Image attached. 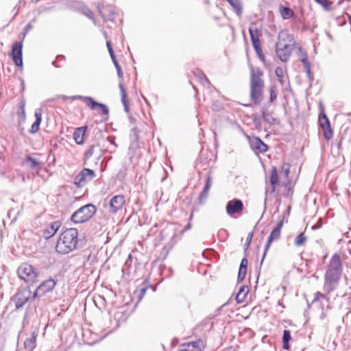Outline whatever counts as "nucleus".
<instances>
[{
	"instance_id": "nucleus-1",
	"label": "nucleus",
	"mask_w": 351,
	"mask_h": 351,
	"mask_svg": "<svg viewBox=\"0 0 351 351\" xmlns=\"http://www.w3.org/2000/svg\"><path fill=\"white\" fill-rule=\"evenodd\" d=\"M343 272V265L340 256L335 254L330 258L324 274L323 290L330 294L337 287Z\"/></svg>"
},
{
	"instance_id": "nucleus-2",
	"label": "nucleus",
	"mask_w": 351,
	"mask_h": 351,
	"mask_svg": "<svg viewBox=\"0 0 351 351\" xmlns=\"http://www.w3.org/2000/svg\"><path fill=\"white\" fill-rule=\"evenodd\" d=\"M78 232L76 228H68L62 232L57 241L56 250L58 253L66 254L75 249L77 243Z\"/></svg>"
},
{
	"instance_id": "nucleus-3",
	"label": "nucleus",
	"mask_w": 351,
	"mask_h": 351,
	"mask_svg": "<svg viewBox=\"0 0 351 351\" xmlns=\"http://www.w3.org/2000/svg\"><path fill=\"white\" fill-rule=\"evenodd\" d=\"M263 73L257 69L251 70L250 97L254 104H259L263 99L264 81L261 78Z\"/></svg>"
},
{
	"instance_id": "nucleus-4",
	"label": "nucleus",
	"mask_w": 351,
	"mask_h": 351,
	"mask_svg": "<svg viewBox=\"0 0 351 351\" xmlns=\"http://www.w3.org/2000/svg\"><path fill=\"white\" fill-rule=\"evenodd\" d=\"M96 212V206L93 204H88L75 211L71 220L75 223H84L91 219Z\"/></svg>"
},
{
	"instance_id": "nucleus-5",
	"label": "nucleus",
	"mask_w": 351,
	"mask_h": 351,
	"mask_svg": "<svg viewBox=\"0 0 351 351\" xmlns=\"http://www.w3.org/2000/svg\"><path fill=\"white\" fill-rule=\"evenodd\" d=\"M19 277L27 283H34L38 276L37 272L32 265L22 263L17 270Z\"/></svg>"
},
{
	"instance_id": "nucleus-6",
	"label": "nucleus",
	"mask_w": 351,
	"mask_h": 351,
	"mask_svg": "<svg viewBox=\"0 0 351 351\" xmlns=\"http://www.w3.org/2000/svg\"><path fill=\"white\" fill-rule=\"evenodd\" d=\"M96 177L95 171L88 168H84L74 178V184L77 188L84 186L88 182L92 181Z\"/></svg>"
},
{
	"instance_id": "nucleus-7",
	"label": "nucleus",
	"mask_w": 351,
	"mask_h": 351,
	"mask_svg": "<svg viewBox=\"0 0 351 351\" xmlns=\"http://www.w3.org/2000/svg\"><path fill=\"white\" fill-rule=\"evenodd\" d=\"M283 223H284V219H282L280 221H279L278 222L276 226L271 230V232L268 237L267 242L265 246V250H264V252H263V258H262L261 264L263 263L264 258L266 256V254H267L268 250L269 249L271 243L274 241H277L279 239V238L280 237L281 228L283 226Z\"/></svg>"
},
{
	"instance_id": "nucleus-8",
	"label": "nucleus",
	"mask_w": 351,
	"mask_h": 351,
	"mask_svg": "<svg viewBox=\"0 0 351 351\" xmlns=\"http://www.w3.org/2000/svg\"><path fill=\"white\" fill-rule=\"evenodd\" d=\"M31 299H32V295L29 288L19 290L14 296L16 308H21Z\"/></svg>"
},
{
	"instance_id": "nucleus-9",
	"label": "nucleus",
	"mask_w": 351,
	"mask_h": 351,
	"mask_svg": "<svg viewBox=\"0 0 351 351\" xmlns=\"http://www.w3.org/2000/svg\"><path fill=\"white\" fill-rule=\"evenodd\" d=\"M319 125L323 131L324 138L328 141L332 136V131L330 126V122L326 116L324 110L321 111L318 118Z\"/></svg>"
},
{
	"instance_id": "nucleus-10",
	"label": "nucleus",
	"mask_w": 351,
	"mask_h": 351,
	"mask_svg": "<svg viewBox=\"0 0 351 351\" xmlns=\"http://www.w3.org/2000/svg\"><path fill=\"white\" fill-rule=\"evenodd\" d=\"M293 50V45H282V43L276 44V53L278 58L283 62H287Z\"/></svg>"
},
{
	"instance_id": "nucleus-11",
	"label": "nucleus",
	"mask_w": 351,
	"mask_h": 351,
	"mask_svg": "<svg viewBox=\"0 0 351 351\" xmlns=\"http://www.w3.org/2000/svg\"><path fill=\"white\" fill-rule=\"evenodd\" d=\"M56 285V282L49 278L43 282L36 289L32 295V300L38 295H44L47 292L52 291Z\"/></svg>"
},
{
	"instance_id": "nucleus-12",
	"label": "nucleus",
	"mask_w": 351,
	"mask_h": 351,
	"mask_svg": "<svg viewBox=\"0 0 351 351\" xmlns=\"http://www.w3.org/2000/svg\"><path fill=\"white\" fill-rule=\"evenodd\" d=\"M79 98L83 99L84 102H86V105L91 109V110H95L97 108H98L100 110V112L108 116L109 114V109L108 106L104 104L99 103L97 101H95L92 97H82L80 96Z\"/></svg>"
},
{
	"instance_id": "nucleus-13",
	"label": "nucleus",
	"mask_w": 351,
	"mask_h": 351,
	"mask_svg": "<svg viewBox=\"0 0 351 351\" xmlns=\"http://www.w3.org/2000/svg\"><path fill=\"white\" fill-rule=\"evenodd\" d=\"M22 49V43L16 42L13 44L11 51V57L13 62L17 66L20 67H22L23 66Z\"/></svg>"
},
{
	"instance_id": "nucleus-14",
	"label": "nucleus",
	"mask_w": 351,
	"mask_h": 351,
	"mask_svg": "<svg viewBox=\"0 0 351 351\" xmlns=\"http://www.w3.org/2000/svg\"><path fill=\"white\" fill-rule=\"evenodd\" d=\"M125 197L121 195H114L109 202V211L111 213H117L121 210L125 204Z\"/></svg>"
},
{
	"instance_id": "nucleus-15",
	"label": "nucleus",
	"mask_w": 351,
	"mask_h": 351,
	"mask_svg": "<svg viewBox=\"0 0 351 351\" xmlns=\"http://www.w3.org/2000/svg\"><path fill=\"white\" fill-rule=\"evenodd\" d=\"M248 141L251 149L254 151L264 154L268 149V146L259 137H248Z\"/></svg>"
},
{
	"instance_id": "nucleus-16",
	"label": "nucleus",
	"mask_w": 351,
	"mask_h": 351,
	"mask_svg": "<svg viewBox=\"0 0 351 351\" xmlns=\"http://www.w3.org/2000/svg\"><path fill=\"white\" fill-rule=\"evenodd\" d=\"M226 208L228 215H232L243 210V203L241 199H233L228 202Z\"/></svg>"
},
{
	"instance_id": "nucleus-17",
	"label": "nucleus",
	"mask_w": 351,
	"mask_h": 351,
	"mask_svg": "<svg viewBox=\"0 0 351 351\" xmlns=\"http://www.w3.org/2000/svg\"><path fill=\"white\" fill-rule=\"evenodd\" d=\"M61 225L59 220L53 221L43 230V237L46 239H50L57 232Z\"/></svg>"
},
{
	"instance_id": "nucleus-18",
	"label": "nucleus",
	"mask_w": 351,
	"mask_h": 351,
	"mask_svg": "<svg viewBox=\"0 0 351 351\" xmlns=\"http://www.w3.org/2000/svg\"><path fill=\"white\" fill-rule=\"evenodd\" d=\"M97 8L100 14L104 20L114 21V12L110 6L98 5Z\"/></svg>"
},
{
	"instance_id": "nucleus-19",
	"label": "nucleus",
	"mask_w": 351,
	"mask_h": 351,
	"mask_svg": "<svg viewBox=\"0 0 351 351\" xmlns=\"http://www.w3.org/2000/svg\"><path fill=\"white\" fill-rule=\"evenodd\" d=\"M38 331L34 330L32 332L29 337H27L24 341V349L26 351H33L36 347V340Z\"/></svg>"
},
{
	"instance_id": "nucleus-20",
	"label": "nucleus",
	"mask_w": 351,
	"mask_h": 351,
	"mask_svg": "<svg viewBox=\"0 0 351 351\" xmlns=\"http://www.w3.org/2000/svg\"><path fill=\"white\" fill-rule=\"evenodd\" d=\"M278 41L276 43H282V45H289L294 43L293 37L286 30H282L278 33Z\"/></svg>"
},
{
	"instance_id": "nucleus-21",
	"label": "nucleus",
	"mask_w": 351,
	"mask_h": 351,
	"mask_svg": "<svg viewBox=\"0 0 351 351\" xmlns=\"http://www.w3.org/2000/svg\"><path fill=\"white\" fill-rule=\"evenodd\" d=\"M34 115L36 117V121L32 125L31 129L29 130L31 134H36L39 130V127L42 121V110L39 108L36 109L35 110Z\"/></svg>"
},
{
	"instance_id": "nucleus-22",
	"label": "nucleus",
	"mask_w": 351,
	"mask_h": 351,
	"mask_svg": "<svg viewBox=\"0 0 351 351\" xmlns=\"http://www.w3.org/2000/svg\"><path fill=\"white\" fill-rule=\"evenodd\" d=\"M212 184L211 176H208L206 178L204 187L199 196V202L203 204L204 201L208 197L209 190Z\"/></svg>"
},
{
	"instance_id": "nucleus-23",
	"label": "nucleus",
	"mask_w": 351,
	"mask_h": 351,
	"mask_svg": "<svg viewBox=\"0 0 351 351\" xmlns=\"http://www.w3.org/2000/svg\"><path fill=\"white\" fill-rule=\"evenodd\" d=\"M87 127L84 126L76 128L73 133L74 140L77 145H82L84 142V136Z\"/></svg>"
},
{
	"instance_id": "nucleus-24",
	"label": "nucleus",
	"mask_w": 351,
	"mask_h": 351,
	"mask_svg": "<svg viewBox=\"0 0 351 351\" xmlns=\"http://www.w3.org/2000/svg\"><path fill=\"white\" fill-rule=\"evenodd\" d=\"M25 163L31 169H38L40 167L42 162L37 159L33 158L30 155H27L25 159Z\"/></svg>"
},
{
	"instance_id": "nucleus-25",
	"label": "nucleus",
	"mask_w": 351,
	"mask_h": 351,
	"mask_svg": "<svg viewBox=\"0 0 351 351\" xmlns=\"http://www.w3.org/2000/svg\"><path fill=\"white\" fill-rule=\"evenodd\" d=\"M231 5L236 14L241 17L243 13V5L240 0H226Z\"/></svg>"
},
{
	"instance_id": "nucleus-26",
	"label": "nucleus",
	"mask_w": 351,
	"mask_h": 351,
	"mask_svg": "<svg viewBox=\"0 0 351 351\" xmlns=\"http://www.w3.org/2000/svg\"><path fill=\"white\" fill-rule=\"evenodd\" d=\"M184 348L183 351H201L202 350V342L199 341H191L186 344L183 345Z\"/></svg>"
},
{
	"instance_id": "nucleus-27",
	"label": "nucleus",
	"mask_w": 351,
	"mask_h": 351,
	"mask_svg": "<svg viewBox=\"0 0 351 351\" xmlns=\"http://www.w3.org/2000/svg\"><path fill=\"white\" fill-rule=\"evenodd\" d=\"M249 34L252 43V46H258L261 43L259 32L257 28H249Z\"/></svg>"
},
{
	"instance_id": "nucleus-28",
	"label": "nucleus",
	"mask_w": 351,
	"mask_h": 351,
	"mask_svg": "<svg viewBox=\"0 0 351 351\" xmlns=\"http://www.w3.org/2000/svg\"><path fill=\"white\" fill-rule=\"evenodd\" d=\"M248 292L249 288L247 285L241 286L236 295V300L237 302L242 303L247 297Z\"/></svg>"
},
{
	"instance_id": "nucleus-29",
	"label": "nucleus",
	"mask_w": 351,
	"mask_h": 351,
	"mask_svg": "<svg viewBox=\"0 0 351 351\" xmlns=\"http://www.w3.org/2000/svg\"><path fill=\"white\" fill-rule=\"evenodd\" d=\"M119 88L120 89V92H121V102L124 106V110L126 112H128L129 107H128V101L126 99L127 95H126V92L123 87L122 82H120L119 83Z\"/></svg>"
},
{
	"instance_id": "nucleus-30",
	"label": "nucleus",
	"mask_w": 351,
	"mask_h": 351,
	"mask_svg": "<svg viewBox=\"0 0 351 351\" xmlns=\"http://www.w3.org/2000/svg\"><path fill=\"white\" fill-rule=\"evenodd\" d=\"M148 287H149V282L147 280H144L142 282L139 289H137L135 291V294L136 295L137 298H138V300H141L143 298Z\"/></svg>"
},
{
	"instance_id": "nucleus-31",
	"label": "nucleus",
	"mask_w": 351,
	"mask_h": 351,
	"mask_svg": "<svg viewBox=\"0 0 351 351\" xmlns=\"http://www.w3.org/2000/svg\"><path fill=\"white\" fill-rule=\"evenodd\" d=\"M278 182V170L277 168L273 167L271 169V173L270 176V183L272 187L271 192H274L276 188Z\"/></svg>"
},
{
	"instance_id": "nucleus-32",
	"label": "nucleus",
	"mask_w": 351,
	"mask_h": 351,
	"mask_svg": "<svg viewBox=\"0 0 351 351\" xmlns=\"http://www.w3.org/2000/svg\"><path fill=\"white\" fill-rule=\"evenodd\" d=\"M262 117L265 121L270 125L275 124L276 119L273 117L271 112L263 109L262 112Z\"/></svg>"
},
{
	"instance_id": "nucleus-33",
	"label": "nucleus",
	"mask_w": 351,
	"mask_h": 351,
	"mask_svg": "<svg viewBox=\"0 0 351 351\" xmlns=\"http://www.w3.org/2000/svg\"><path fill=\"white\" fill-rule=\"evenodd\" d=\"M280 14L282 19H289L293 16V11L289 7L280 6Z\"/></svg>"
},
{
	"instance_id": "nucleus-34",
	"label": "nucleus",
	"mask_w": 351,
	"mask_h": 351,
	"mask_svg": "<svg viewBox=\"0 0 351 351\" xmlns=\"http://www.w3.org/2000/svg\"><path fill=\"white\" fill-rule=\"evenodd\" d=\"M298 56L299 57L300 60L302 62L303 65L310 64L308 60L307 53L300 47L298 48Z\"/></svg>"
},
{
	"instance_id": "nucleus-35",
	"label": "nucleus",
	"mask_w": 351,
	"mask_h": 351,
	"mask_svg": "<svg viewBox=\"0 0 351 351\" xmlns=\"http://www.w3.org/2000/svg\"><path fill=\"white\" fill-rule=\"evenodd\" d=\"M195 76H197L202 85L210 84V82L206 75L201 71L197 70L194 72Z\"/></svg>"
},
{
	"instance_id": "nucleus-36",
	"label": "nucleus",
	"mask_w": 351,
	"mask_h": 351,
	"mask_svg": "<svg viewBox=\"0 0 351 351\" xmlns=\"http://www.w3.org/2000/svg\"><path fill=\"white\" fill-rule=\"evenodd\" d=\"M317 3L320 4L324 10H331L332 1L330 0H314Z\"/></svg>"
},
{
	"instance_id": "nucleus-37",
	"label": "nucleus",
	"mask_w": 351,
	"mask_h": 351,
	"mask_svg": "<svg viewBox=\"0 0 351 351\" xmlns=\"http://www.w3.org/2000/svg\"><path fill=\"white\" fill-rule=\"evenodd\" d=\"M306 240V237L304 235V233L302 232L296 237L295 241H294V244L295 246H298V247L301 246L305 243Z\"/></svg>"
},
{
	"instance_id": "nucleus-38",
	"label": "nucleus",
	"mask_w": 351,
	"mask_h": 351,
	"mask_svg": "<svg viewBox=\"0 0 351 351\" xmlns=\"http://www.w3.org/2000/svg\"><path fill=\"white\" fill-rule=\"evenodd\" d=\"M291 165L288 162H284L281 167V173L286 180H288Z\"/></svg>"
},
{
	"instance_id": "nucleus-39",
	"label": "nucleus",
	"mask_w": 351,
	"mask_h": 351,
	"mask_svg": "<svg viewBox=\"0 0 351 351\" xmlns=\"http://www.w3.org/2000/svg\"><path fill=\"white\" fill-rule=\"evenodd\" d=\"M285 190L283 191V196L286 198H289L292 195H293V189L291 188V185L289 183H287L285 185Z\"/></svg>"
},
{
	"instance_id": "nucleus-40",
	"label": "nucleus",
	"mask_w": 351,
	"mask_h": 351,
	"mask_svg": "<svg viewBox=\"0 0 351 351\" xmlns=\"http://www.w3.org/2000/svg\"><path fill=\"white\" fill-rule=\"evenodd\" d=\"M320 299L325 300L327 302H328L329 300H330L329 297L327 296L326 294L322 293L321 292L317 291L315 293V297L313 300V302H317Z\"/></svg>"
},
{
	"instance_id": "nucleus-41",
	"label": "nucleus",
	"mask_w": 351,
	"mask_h": 351,
	"mask_svg": "<svg viewBox=\"0 0 351 351\" xmlns=\"http://www.w3.org/2000/svg\"><path fill=\"white\" fill-rule=\"evenodd\" d=\"M25 101L24 100H21L19 104L18 115L22 117L23 118L25 117Z\"/></svg>"
},
{
	"instance_id": "nucleus-42",
	"label": "nucleus",
	"mask_w": 351,
	"mask_h": 351,
	"mask_svg": "<svg viewBox=\"0 0 351 351\" xmlns=\"http://www.w3.org/2000/svg\"><path fill=\"white\" fill-rule=\"evenodd\" d=\"M246 273H247V268L239 267L238 277H237L238 282H240L243 280V279L245 278Z\"/></svg>"
},
{
	"instance_id": "nucleus-43",
	"label": "nucleus",
	"mask_w": 351,
	"mask_h": 351,
	"mask_svg": "<svg viewBox=\"0 0 351 351\" xmlns=\"http://www.w3.org/2000/svg\"><path fill=\"white\" fill-rule=\"evenodd\" d=\"M275 86H271L269 89V103H272L277 97L276 90Z\"/></svg>"
},
{
	"instance_id": "nucleus-44",
	"label": "nucleus",
	"mask_w": 351,
	"mask_h": 351,
	"mask_svg": "<svg viewBox=\"0 0 351 351\" xmlns=\"http://www.w3.org/2000/svg\"><path fill=\"white\" fill-rule=\"evenodd\" d=\"M304 71L306 74V76L310 82H312L313 80V77L311 72V64H308L306 65H304Z\"/></svg>"
},
{
	"instance_id": "nucleus-45",
	"label": "nucleus",
	"mask_w": 351,
	"mask_h": 351,
	"mask_svg": "<svg viewBox=\"0 0 351 351\" xmlns=\"http://www.w3.org/2000/svg\"><path fill=\"white\" fill-rule=\"evenodd\" d=\"M255 51L256 52L257 55L258 56L259 58L262 60H264V55L263 53L262 48H261V44H258V46H253Z\"/></svg>"
},
{
	"instance_id": "nucleus-46",
	"label": "nucleus",
	"mask_w": 351,
	"mask_h": 351,
	"mask_svg": "<svg viewBox=\"0 0 351 351\" xmlns=\"http://www.w3.org/2000/svg\"><path fill=\"white\" fill-rule=\"evenodd\" d=\"M212 109L214 111L219 112L223 109V105L221 102L215 101L212 104Z\"/></svg>"
},
{
	"instance_id": "nucleus-47",
	"label": "nucleus",
	"mask_w": 351,
	"mask_h": 351,
	"mask_svg": "<svg viewBox=\"0 0 351 351\" xmlns=\"http://www.w3.org/2000/svg\"><path fill=\"white\" fill-rule=\"evenodd\" d=\"M291 339V332L289 330H285L283 331L282 341L289 342Z\"/></svg>"
},
{
	"instance_id": "nucleus-48",
	"label": "nucleus",
	"mask_w": 351,
	"mask_h": 351,
	"mask_svg": "<svg viewBox=\"0 0 351 351\" xmlns=\"http://www.w3.org/2000/svg\"><path fill=\"white\" fill-rule=\"evenodd\" d=\"M276 75L278 77V80L284 77V70L282 67L278 66L275 69Z\"/></svg>"
},
{
	"instance_id": "nucleus-49",
	"label": "nucleus",
	"mask_w": 351,
	"mask_h": 351,
	"mask_svg": "<svg viewBox=\"0 0 351 351\" xmlns=\"http://www.w3.org/2000/svg\"><path fill=\"white\" fill-rule=\"evenodd\" d=\"M95 147V146L93 145L89 147L88 150L84 154V157L86 159L90 158L93 155Z\"/></svg>"
},
{
	"instance_id": "nucleus-50",
	"label": "nucleus",
	"mask_w": 351,
	"mask_h": 351,
	"mask_svg": "<svg viewBox=\"0 0 351 351\" xmlns=\"http://www.w3.org/2000/svg\"><path fill=\"white\" fill-rule=\"evenodd\" d=\"M114 65V66H115V68L117 69V75H118L119 78L122 79L123 77V71H122L121 66L119 65V63H117V64H115Z\"/></svg>"
},
{
	"instance_id": "nucleus-51",
	"label": "nucleus",
	"mask_w": 351,
	"mask_h": 351,
	"mask_svg": "<svg viewBox=\"0 0 351 351\" xmlns=\"http://www.w3.org/2000/svg\"><path fill=\"white\" fill-rule=\"evenodd\" d=\"M252 237H253V232H250L246 238V240H245V250L247 249V247H249L250 243H251V241H252Z\"/></svg>"
},
{
	"instance_id": "nucleus-52",
	"label": "nucleus",
	"mask_w": 351,
	"mask_h": 351,
	"mask_svg": "<svg viewBox=\"0 0 351 351\" xmlns=\"http://www.w3.org/2000/svg\"><path fill=\"white\" fill-rule=\"evenodd\" d=\"M253 122L255 124L256 128L257 129L261 128V119L259 117H254Z\"/></svg>"
},
{
	"instance_id": "nucleus-53",
	"label": "nucleus",
	"mask_w": 351,
	"mask_h": 351,
	"mask_svg": "<svg viewBox=\"0 0 351 351\" xmlns=\"http://www.w3.org/2000/svg\"><path fill=\"white\" fill-rule=\"evenodd\" d=\"M108 141L114 147V149L117 147V145L115 143V137L114 136H108Z\"/></svg>"
},
{
	"instance_id": "nucleus-54",
	"label": "nucleus",
	"mask_w": 351,
	"mask_h": 351,
	"mask_svg": "<svg viewBox=\"0 0 351 351\" xmlns=\"http://www.w3.org/2000/svg\"><path fill=\"white\" fill-rule=\"evenodd\" d=\"M241 267L247 268V258H242L240 264Z\"/></svg>"
},
{
	"instance_id": "nucleus-55",
	"label": "nucleus",
	"mask_w": 351,
	"mask_h": 351,
	"mask_svg": "<svg viewBox=\"0 0 351 351\" xmlns=\"http://www.w3.org/2000/svg\"><path fill=\"white\" fill-rule=\"evenodd\" d=\"M110 58L113 62V64H115L117 63H119L117 58H116V56L114 55V51H110Z\"/></svg>"
},
{
	"instance_id": "nucleus-56",
	"label": "nucleus",
	"mask_w": 351,
	"mask_h": 351,
	"mask_svg": "<svg viewBox=\"0 0 351 351\" xmlns=\"http://www.w3.org/2000/svg\"><path fill=\"white\" fill-rule=\"evenodd\" d=\"M106 45H107L108 51L109 53L110 51H113L112 44H111V42L110 40H107Z\"/></svg>"
},
{
	"instance_id": "nucleus-57",
	"label": "nucleus",
	"mask_w": 351,
	"mask_h": 351,
	"mask_svg": "<svg viewBox=\"0 0 351 351\" xmlns=\"http://www.w3.org/2000/svg\"><path fill=\"white\" fill-rule=\"evenodd\" d=\"M32 28V25H31V23H28L25 25V27H24V32H25V34H26L27 32H28Z\"/></svg>"
},
{
	"instance_id": "nucleus-58",
	"label": "nucleus",
	"mask_w": 351,
	"mask_h": 351,
	"mask_svg": "<svg viewBox=\"0 0 351 351\" xmlns=\"http://www.w3.org/2000/svg\"><path fill=\"white\" fill-rule=\"evenodd\" d=\"M282 343H283V348L287 350H289V348H290L289 342L282 341Z\"/></svg>"
},
{
	"instance_id": "nucleus-59",
	"label": "nucleus",
	"mask_w": 351,
	"mask_h": 351,
	"mask_svg": "<svg viewBox=\"0 0 351 351\" xmlns=\"http://www.w3.org/2000/svg\"><path fill=\"white\" fill-rule=\"evenodd\" d=\"M95 259V256H92L90 254L87 256V261L90 262H94Z\"/></svg>"
},
{
	"instance_id": "nucleus-60",
	"label": "nucleus",
	"mask_w": 351,
	"mask_h": 351,
	"mask_svg": "<svg viewBox=\"0 0 351 351\" xmlns=\"http://www.w3.org/2000/svg\"><path fill=\"white\" fill-rule=\"evenodd\" d=\"M191 228V224L190 223H188V224L184 227V228L182 230V232H184Z\"/></svg>"
},
{
	"instance_id": "nucleus-61",
	"label": "nucleus",
	"mask_w": 351,
	"mask_h": 351,
	"mask_svg": "<svg viewBox=\"0 0 351 351\" xmlns=\"http://www.w3.org/2000/svg\"><path fill=\"white\" fill-rule=\"evenodd\" d=\"M56 60H62L64 61L65 60V57L63 55H58L57 57H56Z\"/></svg>"
},
{
	"instance_id": "nucleus-62",
	"label": "nucleus",
	"mask_w": 351,
	"mask_h": 351,
	"mask_svg": "<svg viewBox=\"0 0 351 351\" xmlns=\"http://www.w3.org/2000/svg\"><path fill=\"white\" fill-rule=\"evenodd\" d=\"M52 64H53L54 66L58 67V68L61 66H60V65H58V64H56V61L53 62Z\"/></svg>"
},
{
	"instance_id": "nucleus-63",
	"label": "nucleus",
	"mask_w": 351,
	"mask_h": 351,
	"mask_svg": "<svg viewBox=\"0 0 351 351\" xmlns=\"http://www.w3.org/2000/svg\"><path fill=\"white\" fill-rule=\"evenodd\" d=\"M12 209L9 210V211H8V217H9V218H10V217H11V213H12Z\"/></svg>"
},
{
	"instance_id": "nucleus-64",
	"label": "nucleus",
	"mask_w": 351,
	"mask_h": 351,
	"mask_svg": "<svg viewBox=\"0 0 351 351\" xmlns=\"http://www.w3.org/2000/svg\"><path fill=\"white\" fill-rule=\"evenodd\" d=\"M27 324V322H26V319L25 318H24L23 321V328L25 327V325Z\"/></svg>"
}]
</instances>
